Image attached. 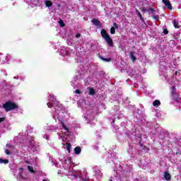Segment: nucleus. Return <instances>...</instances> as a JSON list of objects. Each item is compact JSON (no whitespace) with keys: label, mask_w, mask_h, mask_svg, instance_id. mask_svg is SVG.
Returning <instances> with one entry per match:
<instances>
[{"label":"nucleus","mask_w":181,"mask_h":181,"mask_svg":"<svg viewBox=\"0 0 181 181\" xmlns=\"http://www.w3.org/2000/svg\"><path fill=\"white\" fill-rule=\"evenodd\" d=\"M3 108L6 111V112H9V111H13V110H18L19 108V106L18 105V104L11 100H8L3 104Z\"/></svg>","instance_id":"nucleus-1"},{"label":"nucleus","mask_w":181,"mask_h":181,"mask_svg":"<svg viewBox=\"0 0 181 181\" xmlns=\"http://www.w3.org/2000/svg\"><path fill=\"white\" fill-rule=\"evenodd\" d=\"M100 35L103 39H104L106 43H107L108 46H110V47H114V42L112 41V38L110 37V35H108L105 29L101 30Z\"/></svg>","instance_id":"nucleus-2"},{"label":"nucleus","mask_w":181,"mask_h":181,"mask_svg":"<svg viewBox=\"0 0 181 181\" xmlns=\"http://www.w3.org/2000/svg\"><path fill=\"white\" fill-rule=\"evenodd\" d=\"M92 23L93 25H95V26H96L97 29H101V28H103V24L101 23V21H100L97 18H93L92 20Z\"/></svg>","instance_id":"nucleus-3"},{"label":"nucleus","mask_w":181,"mask_h":181,"mask_svg":"<svg viewBox=\"0 0 181 181\" xmlns=\"http://www.w3.org/2000/svg\"><path fill=\"white\" fill-rule=\"evenodd\" d=\"M163 4L166 6V8H168L170 11H172V4H170V1L169 0H162Z\"/></svg>","instance_id":"nucleus-4"},{"label":"nucleus","mask_w":181,"mask_h":181,"mask_svg":"<svg viewBox=\"0 0 181 181\" xmlns=\"http://www.w3.org/2000/svg\"><path fill=\"white\" fill-rule=\"evenodd\" d=\"M164 177H165V180H167V181H170L172 179V176L170 175L169 172H165L164 173Z\"/></svg>","instance_id":"nucleus-5"},{"label":"nucleus","mask_w":181,"mask_h":181,"mask_svg":"<svg viewBox=\"0 0 181 181\" xmlns=\"http://www.w3.org/2000/svg\"><path fill=\"white\" fill-rule=\"evenodd\" d=\"M74 153H76V155H80L81 153V147L76 146L74 148Z\"/></svg>","instance_id":"nucleus-6"},{"label":"nucleus","mask_w":181,"mask_h":181,"mask_svg":"<svg viewBox=\"0 0 181 181\" xmlns=\"http://www.w3.org/2000/svg\"><path fill=\"white\" fill-rule=\"evenodd\" d=\"M153 107H159L160 105V100H156L153 102Z\"/></svg>","instance_id":"nucleus-7"},{"label":"nucleus","mask_w":181,"mask_h":181,"mask_svg":"<svg viewBox=\"0 0 181 181\" xmlns=\"http://www.w3.org/2000/svg\"><path fill=\"white\" fill-rule=\"evenodd\" d=\"M130 59H131L132 62H135L136 60V57H135V55H134V52H130Z\"/></svg>","instance_id":"nucleus-8"},{"label":"nucleus","mask_w":181,"mask_h":181,"mask_svg":"<svg viewBox=\"0 0 181 181\" xmlns=\"http://www.w3.org/2000/svg\"><path fill=\"white\" fill-rule=\"evenodd\" d=\"M45 6H47V8H50V6H53V2L50 1H46Z\"/></svg>","instance_id":"nucleus-9"},{"label":"nucleus","mask_w":181,"mask_h":181,"mask_svg":"<svg viewBox=\"0 0 181 181\" xmlns=\"http://www.w3.org/2000/svg\"><path fill=\"white\" fill-rule=\"evenodd\" d=\"M0 163H4V165H7V163H9V160L8 159L0 158Z\"/></svg>","instance_id":"nucleus-10"},{"label":"nucleus","mask_w":181,"mask_h":181,"mask_svg":"<svg viewBox=\"0 0 181 181\" xmlns=\"http://www.w3.org/2000/svg\"><path fill=\"white\" fill-rule=\"evenodd\" d=\"M66 150L68 151L69 153H70L71 152L70 149L71 148V144L66 142Z\"/></svg>","instance_id":"nucleus-11"},{"label":"nucleus","mask_w":181,"mask_h":181,"mask_svg":"<svg viewBox=\"0 0 181 181\" xmlns=\"http://www.w3.org/2000/svg\"><path fill=\"white\" fill-rule=\"evenodd\" d=\"M61 125L62 126V128L65 130L69 132V128H67V127H66V124H64V122L62 121L60 122Z\"/></svg>","instance_id":"nucleus-12"},{"label":"nucleus","mask_w":181,"mask_h":181,"mask_svg":"<svg viewBox=\"0 0 181 181\" xmlns=\"http://www.w3.org/2000/svg\"><path fill=\"white\" fill-rule=\"evenodd\" d=\"M89 94L90 95H94V94H95V90H94V88H90L89 89Z\"/></svg>","instance_id":"nucleus-13"},{"label":"nucleus","mask_w":181,"mask_h":181,"mask_svg":"<svg viewBox=\"0 0 181 181\" xmlns=\"http://www.w3.org/2000/svg\"><path fill=\"white\" fill-rule=\"evenodd\" d=\"M28 169L29 170V172H30L31 173H35L36 171H35V170H33V167L30 166V165H28Z\"/></svg>","instance_id":"nucleus-14"},{"label":"nucleus","mask_w":181,"mask_h":181,"mask_svg":"<svg viewBox=\"0 0 181 181\" xmlns=\"http://www.w3.org/2000/svg\"><path fill=\"white\" fill-rule=\"evenodd\" d=\"M174 27L175 28V29H179V23L177 21H176V20H174V23H173Z\"/></svg>","instance_id":"nucleus-15"},{"label":"nucleus","mask_w":181,"mask_h":181,"mask_svg":"<svg viewBox=\"0 0 181 181\" xmlns=\"http://www.w3.org/2000/svg\"><path fill=\"white\" fill-rule=\"evenodd\" d=\"M100 59L103 60V62H110L111 61V58H104L103 57H100Z\"/></svg>","instance_id":"nucleus-16"},{"label":"nucleus","mask_w":181,"mask_h":181,"mask_svg":"<svg viewBox=\"0 0 181 181\" xmlns=\"http://www.w3.org/2000/svg\"><path fill=\"white\" fill-rule=\"evenodd\" d=\"M140 19V21H141V22H145V20L144 19V17L142 16V14H141V13H138L137 15Z\"/></svg>","instance_id":"nucleus-17"},{"label":"nucleus","mask_w":181,"mask_h":181,"mask_svg":"<svg viewBox=\"0 0 181 181\" xmlns=\"http://www.w3.org/2000/svg\"><path fill=\"white\" fill-rule=\"evenodd\" d=\"M59 23V26H61V28H64L66 26V24H64V22L62 20H60Z\"/></svg>","instance_id":"nucleus-18"},{"label":"nucleus","mask_w":181,"mask_h":181,"mask_svg":"<svg viewBox=\"0 0 181 181\" xmlns=\"http://www.w3.org/2000/svg\"><path fill=\"white\" fill-rule=\"evenodd\" d=\"M110 33H111L112 35H115V27H112V28H110Z\"/></svg>","instance_id":"nucleus-19"},{"label":"nucleus","mask_w":181,"mask_h":181,"mask_svg":"<svg viewBox=\"0 0 181 181\" xmlns=\"http://www.w3.org/2000/svg\"><path fill=\"white\" fill-rule=\"evenodd\" d=\"M171 94L172 95H173V97H176L177 95H179V94L177 93V92H176V90L171 91Z\"/></svg>","instance_id":"nucleus-20"},{"label":"nucleus","mask_w":181,"mask_h":181,"mask_svg":"<svg viewBox=\"0 0 181 181\" xmlns=\"http://www.w3.org/2000/svg\"><path fill=\"white\" fill-rule=\"evenodd\" d=\"M171 94L172 95H173V97H176L177 95H179V94L177 93V92H176V90L171 91Z\"/></svg>","instance_id":"nucleus-21"},{"label":"nucleus","mask_w":181,"mask_h":181,"mask_svg":"<svg viewBox=\"0 0 181 181\" xmlns=\"http://www.w3.org/2000/svg\"><path fill=\"white\" fill-rule=\"evenodd\" d=\"M148 11L151 13H155V10L152 7H150Z\"/></svg>","instance_id":"nucleus-22"},{"label":"nucleus","mask_w":181,"mask_h":181,"mask_svg":"<svg viewBox=\"0 0 181 181\" xmlns=\"http://www.w3.org/2000/svg\"><path fill=\"white\" fill-rule=\"evenodd\" d=\"M174 101L179 103V95H177V96H174Z\"/></svg>","instance_id":"nucleus-23"},{"label":"nucleus","mask_w":181,"mask_h":181,"mask_svg":"<svg viewBox=\"0 0 181 181\" xmlns=\"http://www.w3.org/2000/svg\"><path fill=\"white\" fill-rule=\"evenodd\" d=\"M163 33H164V35H168V33H169V31L168 30V29H164L163 31Z\"/></svg>","instance_id":"nucleus-24"},{"label":"nucleus","mask_w":181,"mask_h":181,"mask_svg":"<svg viewBox=\"0 0 181 181\" xmlns=\"http://www.w3.org/2000/svg\"><path fill=\"white\" fill-rule=\"evenodd\" d=\"M47 105L48 108H52V107H53V104H52L50 103H47Z\"/></svg>","instance_id":"nucleus-25"},{"label":"nucleus","mask_w":181,"mask_h":181,"mask_svg":"<svg viewBox=\"0 0 181 181\" xmlns=\"http://www.w3.org/2000/svg\"><path fill=\"white\" fill-rule=\"evenodd\" d=\"M5 119H6V117H0V124L1 122H4L5 121Z\"/></svg>","instance_id":"nucleus-26"},{"label":"nucleus","mask_w":181,"mask_h":181,"mask_svg":"<svg viewBox=\"0 0 181 181\" xmlns=\"http://www.w3.org/2000/svg\"><path fill=\"white\" fill-rule=\"evenodd\" d=\"M75 93H76V94H81V90H80V89H76V90H75Z\"/></svg>","instance_id":"nucleus-27"},{"label":"nucleus","mask_w":181,"mask_h":181,"mask_svg":"<svg viewBox=\"0 0 181 181\" xmlns=\"http://www.w3.org/2000/svg\"><path fill=\"white\" fill-rule=\"evenodd\" d=\"M74 177H81V174H75V175H74Z\"/></svg>","instance_id":"nucleus-28"},{"label":"nucleus","mask_w":181,"mask_h":181,"mask_svg":"<svg viewBox=\"0 0 181 181\" xmlns=\"http://www.w3.org/2000/svg\"><path fill=\"white\" fill-rule=\"evenodd\" d=\"M153 19H156V21H158L159 19V16L156 15V16H153Z\"/></svg>","instance_id":"nucleus-29"},{"label":"nucleus","mask_w":181,"mask_h":181,"mask_svg":"<svg viewBox=\"0 0 181 181\" xmlns=\"http://www.w3.org/2000/svg\"><path fill=\"white\" fill-rule=\"evenodd\" d=\"M170 91H176V87L175 86H172L171 88H170Z\"/></svg>","instance_id":"nucleus-30"},{"label":"nucleus","mask_w":181,"mask_h":181,"mask_svg":"<svg viewBox=\"0 0 181 181\" xmlns=\"http://www.w3.org/2000/svg\"><path fill=\"white\" fill-rule=\"evenodd\" d=\"M5 153H6V155H9L11 153V151L8 149L5 150Z\"/></svg>","instance_id":"nucleus-31"},{"label":"nucleus","mask_w":181,"mask_h":181,"mask_svg":"<svg viewBox=\"0 0 181 181\" xmlns=\"http://www.w3.org/2000/svg\"><path fill=\"white\" fill-rule=\"evenodd\" d=\"M7 148H13V146H12L11 144H6Z\"/></svg>","instance_id":"nucleus-32"},{"label":"nucleus","mask_w":181,"mask_h":181,"mask_svg":"<svg viewBox=\"0 0 181 181\" xmlns=\"http://www.w3.org/2000/svg\"><path fill=\"white\" fill-rule=\"evenodd\" d=\"M113 26H115L116 29H118V24H117V23H114Z\"/></svg>","instance_id":"nucleus-33"},{"label":"nucleus","mask_w":181,"mask_h":181,"mask_svg":"<svg viewBox=\"0 0 181 181\" xmlns=\"http://www.w3.org/2000/svg\"><path fill=\"white\" fill-rule=\"evenodd\" d=\"M81 36V34H80V33H78V34L76 35V37L77 39H78V37H80Z\"/></svg>","instance_id":"nucleus-34"},{"label":"nucleus","mask_w":181,"mask_h":181,"mask_svg":"<svg viewBox=\"0 0 181 181\" xmlns=\"http://www.w3.org/2000/svg\"><path fill=\"white\" fill-rule=\"evenodd\" d=\"M136 13L138 15V13H141L138 9L136 8Z\"/></svg>","instance_id":"nucleus-35"},{"label":"nucleus","mask_w":181,"mask_h":181,"mask_svg":"<svg viewBox=\"0 0 181 181\" xmlns=\"http://www.w3.org/2000/svg\"><path fill=\"white\" fill-rule=\"evenodd\" d=\"M141 140H140V141H139V144L140 146H144V144L141 143Z\"/></svg>","instance_id":"nucleus-36"},{"label":"nucleus","mask_w":181,"mask_h":181,"mask_svg":"<svg viewBox=\"0 0 181 181\" xmlns=\"http://www.w3.org/2000/svg\"><path fill=\"white\" fill-rule=\"evenodd\" d=\"M20 170H23V168H20Z\"/></svg>","instance_id":"nucleus-37"},{"label":"nucleus","mask_w":181,"mask_h":181,"mask_svg":"<svg viewBox=\"0 0 181 181\" xmlns=\"http://www.w3.org/2000/svg\"><path fill=\"white\" fill-rule=\"evenodd\" d=\"M144 148H146V146H144Z\"/></svg>","instance_id":"nucleus-38"},{"label":"nucleus","mask_w":181,"mask_h":181,"mask_svg":"<svg viewBox=\"0 0 181 181\" xmlns=\"http://www.w3.org/2000/svg\"><path fill=\"white\" fill-rule=\"evenodd\" d=\"M175 74H177V71L175 72Z\"/></svg>","instance_id":"nucleus-39"},{"label":"nucleus","mask_w":181,"mask_h":181,"mask_svg":"<svg viewBox=\"0 0 181 181\" xmlns=\"http://www.w3.org/2000/svg\"><path fill=\"white\" fill-rule=\"evenodd\" d=\"M109 181H112V180H109Z\"/></svg>","instance_id":"nucleus-40"},{"label":"nucleus","mask_w":181,"mask_h":181,"mask_svg":"<svg viewBox=\"0 0 181 181\" xmlns=\"http://www.w3.org/2000/svg\"><path fill=\"white\" fill-rule=\"evenodd\" d=\"M58 6H60V4H59Z\"/></svg>","instance_id":"nucleus-41"}]
</instances>
